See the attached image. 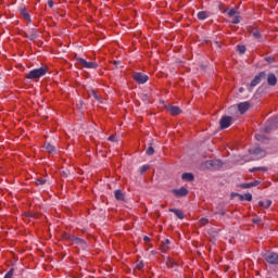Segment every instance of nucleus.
Here are the masks:
<instances>
[{
    "instance_id": "20e7f679",
    "label": "nucleus",
    "mask_w": 278,
    "mask_h": 278,
    "mask_svg": "<svg viewBox=\"0 0 278 278\" xmlns=\"http://www.w3.org/2000/svg\"><path fill=\"white\" fill-rule=\"evenodd\" d=\"M78 64H80L84 68H97L99 64L97 62H88L86 59H77Z\"/></svg>"
},
{
    "instance_id": "c756f323",
    "label": "nucleus",
    "mask_w": 278,
    "mask_h": 278,
    "mask_svg": "<svg viewBox=\"0 0 278 278\" xmlns=\"http://www.w3.org/2000/svg\"><path fill=\"white\" fill-rule=\"evenodd\" d=\"M146 153L147 155H153V153H155V150L153 149V147H149Z\"/></svg>"
},
{
    "instance_id": "412c9836",
    "label": "nucleus",
    "mask_w": 278,
    "mask_h": 278,
    "mask_svg": "<svg viewBox=\"0 0 278 278\" xmlns=\"http://www.w3.org/2000/svg\"><path fill=\"white\" fill-rule=\"evenodd\" d=\"M29 40H36L38 38V33H36L35 29H31L29 35H28Z\"/></svg>"
},
{
    "instance_id": "aec40b11",
    "label": "nucleus",
    "mask_w": 278,
    "mask_h": 278,
    "mask_svg": "<svg viewBox=\"0 0 278 278\" xmlns=\"http://www.w3.org/2000/svg\"><path fill=\"white\" fill-rule=\"evenodd\" d=\"M198 18H199L200 21H205V20L207 18V12H205V11H200V12L198 13Z\"/></svg>"
},
{
    "instance_id": "5701e85b",
    "label": "nucleus",
    "mask_w": 278,
    "mask_h": 278,
    "mask_svg": "<svg viewBox=\"0 0 278 278\" xmlns=\"http://www.w3.org/2000/svg\"><path fill=\"white\" fill-rule=\"evenodd\" d=\"M251 34H252L253 38H255L256 40H260V38H262V34L257 29L252 30Z\"/></svg>"
},
{
    "instance_id": "9b49d317",
    "label": "nucleus",
    "mask_w": 278,
    "mask_h": 278,
    "mask_svg": "<svg viewBox=\"0 0 278 278\" xmlns=\"http://www.w3.org/2000/svg\"><path fill=\"white\" fill-rule=\"evenodd\" d=\"M167 110L172 116H178V114H181V109H179V106H169Z\"/></svg>"
},
{
    "instance_id": "a18cd8bd",
    "label": "nucleus",
    "mask_w": 278,
    "mask_h": 278,
    "mask_svg": "<svg viewBox=\"0 0 278 278\" xmlns=\"http://www.w3.org/2000/svg\"><path fill=\"white\" fill-rule=\"evenodd\" d=\"M115 65H116V66H118V63H117V62H115Z\"/></svg>"
},
{
    "instance_id": "b1692460",
    "label": "nucleus",
    "mask_w": 278,
    "mask_h": 278,
    "mask_svg": "<svg viewBox=\"0 0 278 278\" xmlns=\"http://www.w3.org/2000/svg\"><path fill=\"white\" fill-rule=\"evenodd\" d=\"M208 223H210V220L207 218H205V217H202L200 219L201 227H205V225H207Z\"/></svg>"
},
{
    "instance_id": "2f4dec72",
    "label": "nucleus",
    "mask_w": 278,
    "mask_h": 278,
    "mask_svg": "<svg viewBox=\"0 0 278 278\" xmlns=\"http://www.w3.org/2000/svg\"><path fill=\"white\" fill-rule=\"evenodd\" d=\"M136 268H138V270H142V268H144V263H143V262H139V263L136 265Z\"/></svg>"
},
{
    "instance_id": "4be33fe9",
    "label": "nucleus",
    "mask_w": 278,
    "mask_h": 278,
    "mask_svg": "<svg viewBox=\"0 0 278 278\" xmlns=\"http://www.w3.org/2000/svg\"><path fill=\"white\" fill-rule=\"evenodd\" d=\"M71 239L74 241L75 244H86V241H84V239L77 237H71Z\"/></svg>"
},
{
    "instance_id": "1a4fd4ad",
    "label": "nucleus",
    "mask_w": 278,
    "mask_h": 278,
    "mask_svg": "<svg viewBox=\"0 0 278 278\" xmlns=\"http://www.w3.org/2000/svg\"><path fill=\"white\" fill-rule=\"evenodd\" d=\"M173 192L176 197H186L188 194V189L181 187L180 189H174Z\"/></svg>"
},
{
    "instance_id": "f03ea898",
    "label": "nucleus",
    "mask_w": 278,
    "mask_h": 278,
    "mask_svg": "<svg viewBox=\"0 0 278 278\" xmlns=\"http://www.w3.org/2000/svg\"><path fill=\"white\" fill-rule=\"evenodd\" d=\"M263 257L267 264L277 265L278 264V254L275 252H266L263 254Z\"/></svg>"
},
{
    "instance_id": "ddd939ff",
    "label": "nucleus",
    "mask_w": 278,
    "mask_h": 278,
    "mask_svg": "<svg viewBox=\"0 0 278 278\" xmlns=\"http://www.w3.org/2000/svg\"><path fill=\"white\" fill-rule=\"evenodd\" d=\"M181 179H184V181H194V175L192 173H184Z\"/></svg>"
},
{
    "instance_id": "f257e3e1",
    "label": "nucleus",
    "mask_w": 278,
    "mask_h": 278,
    "mask_svg": "<svg viewBox=\"0 0 278 278\" xmlns=\"http://www.w3.org/2000/svg\"><path fill=\"white\" fill-rule=\"evenodd\" d=\"M47 75V68L40 67L36 70H31L27 75V79H40V77H45Z\"/></svg>"
},
{
    "instance_id": "7c9ffc66",
    "label": "nucleus",
    "mask_w": 278,
    "mask_h": 278,
    "mask_svg": "<svg viewBox=\"0 0 278 278\" xmlns=\"http://www.w3.org/2000/svg\"><path fill=\"white\" fill-rule=\"evenodd\" d=\"M238 51H239V53H245L247 52V47L238 46Z\"/></svg>"
},
{
    "instance_id": "a211bd4d",
    "label": "nucleus",
    "mask_w": 278,
    "mask_h": 278,
    "mask_svg": "<svg viewBox=\"0 0 278 278\" xmlns=\"http://www.w3.org/2000/svg\"><path fill=\"white\" fill-rule=\"evenodd\" d=\"M255 186H260V181H253V182H249V184H244L242 185V188H254Z\"/></svg>"
},
{
    "instance_id": "f8f14e48",
    "label": "nucleus",
    "mask_w": 278,
    "mask_h": 278,
    "mask_svg": "<svg viewBox=\"0 0 278 278\" xmlns=\"http://www.w3.org/2000/svg\"><path fill=\"white\" fill-rule=\"evenodd\" d=\"M267 84L269 86H277V76L275 74H268Z\"/></svg>"
},
{
    "instance_id": "393cba45",
    "label": "nucleus",
    "mask_w": 278,
    "mask_h": 278,
    "mask_svg": "<svg viewBox=\"0 0 278 278\" xmlns=\"http://www.w3.org/2000/svg\"><path fill=\"white\" fill-rule=\"evenodd\" d=\"M45 184H47V180H46V179L38 178V179L36 180V185H37V186H45Z\"/></svg>"
},
{
    "instance_id": "6ab92c4d",
    "label": "nucleus",
    "mask_w": 278,
    "mask_h": 278,
    "mask_svg": "<svg viewBox=\"0 0 278 278\" xmlns=\"http://www.w3.org/2000/svg\"><path fill=\"white\" fill-rule=\"evenodd\" d=\"M168 244H170V240H168V239H166L164 242H163V244H162V247H161V250L162 251H164V253H166V251H168Z\"/></svg>"
},
{
    "instance_id": "f3484780",
    "label": "nucleus",
    "mask_w": 278,
    "mask_h": 278,
    "mask_svg": "<svg viewBox=\"0 0 278 278\" xmlns=\"http://www.w3.org/2000/svg\"><path fill=\"white\" fill-rule=\"evenodd\" d=\"M43 148L48 153H55V148L51 143H46Z\"/></svg>"
},
{
    "instance_id": "49530a36",
    "label": "nucleus",
    "mask_w": 278,
    "mask_h": 278,
    "mask_svg": "<svg viewBox=\"0 0 278 278\" xmlns=\"http://www.w3.org/2000/svg\"><path fill=\"white\" fill-rule=\"evenodd\" d=\"M240 92H242V88L240 89Z\"/></svg>"
},
{
    "instance_id": "4c0bfd02",
    "label": "nucleus",
    "mask_w": 278,
    "mask_h": 278,
    "mask_svg": "<svg viewBox=\"0 0 278 278\" xmlns=\"http://www.w3.org/2000/svg\"><path fill=\"white\" fill-rule=\"evenodd\" d=\"M255 170H262V167H254V168L250 169L251 173H255Z\"/></svg>"
},
{
    "instance_id": "c03bdc74",
    "label": "nucleus",
    "mask_w": 278,
    "mask_h": 278,
    "mask_svg": "<svg viewBox=\"0 0 278 278\" xmlns=\"http://www.w3.org/2000/svg\"><path fill=\"white\" fill-rule=\"evenodd\" d=\"M265 131L268 132V128H265Z\"/></svg>"
},
{
    "instance_id": "cd10ccee",
    "label": "nucleus",
    "mask_w": 278,
    "mask_h": 278,
    "mask_svg": "<svg viewBox=\"0 0 278 278\" xmlns=\"http://www.w3.org/2000/svg\"><path fill=\"white\" fill-rule=\"evenodd\" d=\"M14 276V269H10L5 275L4 278H12Z\"/></svg>"
},
{
    "instance_id": "423d86ee",
    "label": "nucleus",
    "mask_w": 278,
    "mask_h": 278,
    "mask_svg": "<svg viewBox=\"0 0 278 278\" xmlns=\"http://www.w3.org/2000/svg\"><path fill=\"white\" fill-rule=\"evenodd\" d=\"M264 77H266L265 72H261L258 75H256L250 83V88H255V86H257L262 81V79H264Z\"/></svg>"
},
{
    "instance_id": "58836bf2",
    "label": "nucleus",
    "mask_w": 278,
    "mask_h": 278,
    "mask_svg": "<svg viewBox=\"0 0 278 278\" xmlns=\"http://www.w3.org/2000/svg\"><path fill=\"white\" fill-rule=\"evenodd\" d=\"M48 8H53V0L48 1Z\"/></svg>"
},
{
    "instance_id": "bb28decb",
    "label": "nucleus",
    "mask_w": 278,
    "mask_h": 278,
    "mask_svg": "<svg viewBox=\"0 0 278 278\" xmlns=\"http://www.w3.org/2000/svg\"><path fill=\"white\" fill-rule=\"evenodd\" d=\"M242 199H244L245 201H252L253 195L251 193H245Z\"/></svg>"
},
{
    "instance_id": "a19ab883",
    "label": "nucleus",
    "mask_w": 278,
    "mask_h": 278,
    "mask_svg": "<svg viewBox=\"0 0 278 278\" xmlns=\"http://www.w3.org/2000/svg\"><path fill=\"white\" fill-rule=\"evenodd\" d=\"M143 240H144V242H151V238H149V237H144Z\"/></svg>"
},
{
    "instance_id": "4468645a",
    "label": "nucleus",
    "mask_w": 278,
    "mask_h": 278,
    "mask_svg": "<svg viewBox=\"0 0 278 278\" xmlns=\"http://www.w3.org/2000/svg\"><path fill=\"white\" fill-rule=\"evenodd\" d=\"M169 212H173V214H175V216H177V218H179L180 220H184L185 215H184V212H181L180 210L170 208Z\"/></svg>"
},
{
    "instance_id": "79ce46f5",
    "label": "nucleus",
    "mask_w": 278,
    "mask_h": 278,
    "mask_svg": "<svg viewBox=\"0 0 278 278\" xmlns=\"http://www.w3.org/2000/svg\"><path fill=\"white\" fill-rule=\"evenodd\" d=\"M266 62H273V59L271 58H267Z\"/></svg>"
},
{
    "instance_id": "39448f33",
    "label": "nucleus",
    "mask_w": 278,
    "mask_h": 278,
    "mask_svg": "<svg viewBox=\"0 0 278 278\" xmlns=\"http://www.w3.org/2000/svg\"><path fill=\"white\" fill-rule=\"evenodd\" d=\"M134 79L137 84H147L149 81V76L142 73H135Z\"/></svg>"
},
{
    "instance_id": "e433bc0d",
    "label": "nucleus",
    "mask_w": 278,
    "mask_h": 278,
    "mask_svg": "<svg viewBox=\"0 0 278 278\" xmlns=\"http://www.w3.org/2000/svg\"><path fill=\"white\" fill-rule=\"evenodd\" d=\"M109 140H110L111 142H116V137H115V136H110V137H109Z\"/></svg>"
},
{
    "instance_id": "f704fd0d",
    "label": "nucleus",
    "mask_w": 278,
    "mask_h": 278,
    "mask_svg": "<svg viewBox=\"0 0 278 278\" xmlns=\"http://www.w3.org/2000/svg\"><path fill=\"white\" fill-rule=\"evenodd\" d=\"M149 165H143V166H141V168H140V173H147V170H149Z\"/></svg>"
},
{
    "instance_id": "c9c22d12",
    "label": "nucleus",
    "mask_w": 278,
    "mask_h": 278,
    "mask_svg": "<svg viewBox=\"0 0 278 278\" xmlns=\"http://www.w3.org/2000/svg\"><path fill=\"white\" fill-rule=\"evenodd\" d=\"M91 94L96 99V101H99V96L97 94V92L91 91Z\"/></svg>"
},
{
    "instance_id": "473e14b6",
    "label": "nucleus",
    "mask_w": 278,
    "mask_h": 278,
    "mask_svg": "<svg viewBox=\"0 0 278 278\" xmlns=\"http://www.w3.org/2000/svg\"><path fill=\"white\" fill-rule=\"evenodd\" d=\"M236 14H238V11H236L235 9H231V10L228 12V16H236Z\"/></svg>"
},
{
    "instance_id": "72a5a7b5",
    "label": "nucleus",
    "mask_w": 278,
    "mask_h": 278,
    "mask_svg": "<svg viewBox=\"0 0 278 278\" xmlns=\"http://www.w3.org/2000/svg\"><path fill=\"white\" fill-rule=\"evenodd\" d=\"M232 23L235 25H238V23H240V16L236 15L233 18H232Z\"/></svg>"
},
{
    "instance_id": "0eeeda50",
    "label": "nucleus",
    "mask_w": 278,
    "mask_h": 278,
    "mask_svg": "<svg viewBox=\"0 0 278 278\" xmlns=\"http://www.w3.org/2000/svg\"><path fill=\"white\" fill-rule=\"evenodd\" d=\"M231 121H233V118L231 116H224L222 117L219 125L222 129H227V127H231Z\"/></svg>"
},
{
    "instance_id": "c85d7f7f",
    "label": "nucleus",
    "mask_w": 278,
    "mask_h": 278,
    "mask_svg": "<svg viewBox=\"0 0 278 278\" xmlns=\"http://www.w3.org/2000/svg\"><path fill=\"white\" fill-rule=\"evenodd\" d=\"M255 138H256V140L258 141V142H264V135H260V134H257V135H255Z\"/></svg>"
},
{
    "instance_id": "37998d69",
    "label": "nucleus",
    "mask_w": 278,
    "mask_h": 278,
    "mask_svg": "<svg viewBox=\"0 0 278 278\" xmlns=\"http://www.w3.org/2000/svg\"><path fill=\"white\" fill-rule=\"evenodd\" d=\"M63 177H66V172H62Z\"/></svg>"
},
{
    "instance_id": "6e6552de",
    "label": "nucleus",
    "mask_w": 278,
    "mask_h": 278,
    "mask_svg": "<svg viewBox=\"0 0 278 278\" xmlns=\"http://www.w3.org/2000/svg\"><path fill=\"white\" fill-rule=\"evenodd\" d=\"M251 108V104L249 102H241L238 104V110L240 114H244L249 109Z\"/></svg>"
},
{
    "instance_id": "7ed1b4c3",
    "label": "nucleus",
    "mask_w": 278,
    "mask_h": 278,
    "mask_svg": "<svg viewBox=\"0 0 278 278\" xmlns=\"http://www.w3.org/2000/svg\"><path fill=\"white\" fill-rule=\"evenodd\" d=\"M250 153L252 155V160H262V157L266 156V151L262 150L260 147L252 148Z\"/></svg>"
},
{
    "instance_id": "dca6fc26",
    "label": "nucleus",
    "mask_w": 278,
    "mask_h": 278,
    "mask_svg": "<svg viewBox=\"0 0 278 278\" xmlns=\"http://www.w3.org/2000/svg\"><path fill=\"white\" fill-rule=\"evenodd\" d=\"M258 205L261 207H265V210H268V207H270V205H273V201H270V200L260 201Z\"/></svg>"
},
{
    "instance_id": "2eb2a0df",
    "label": "nucleus",
    "mask_w": 278,
    "mask_h": 278,
    "mask_svg": "<svg viewBox=\"0 0 278 278\" xmlns=\"http://www.w3.org/2000/svg\"><path fill=\"white\" fill-rule=\"evenodd\" d=\"M114 197L116 201H125V194L121 190H115Z\"/></svg>"
},
{
    "instance_id": "a878e982",
    "label": "nucleus",
    "mask_w": 278,
    "mask_h": 278,
    "mask_svg": "<svg viewBox=\"0 0 278 278\" xmlns=\"http://www.w3.org/2000/svg\"><path fill=\"white\" fill-rule=\"evenodd\" d=\"M22 15L24 18H26V21H29V13H27V10L23 9L22 10Z\"/></svg>"
},
{
    "instance_id": "9d476101",
    "label": "nucleus",
    "mask_w": 278,
    "mask_h": 278,
    "mask_svg": "<svg viewBox=\"0 0 278 278\" xmlns=\"http://www.w3.org/2000/svg\"><path fill=\"white\" fill-rule=\"evenodd\" d=\"M207 165L211 166V168H222L223 162H220V160H213V161H208Z\"/></svg>"
},
{
    "instance_id": "ea45409f",
    "label": "nucleus",
    "mask_w": 278,
    "mask_h": 278,
    "mask_svg": "<svg viewBox=\"0 0 278 278\" xmlns=\"http://www.w3.org/2000/svg\"><path fill=\"white\" fill-rule=\"evenodd\" d=\"M215 214H220V216H225L226 212L224 210H222V211H219V212H217Z\"/></svg>"
}]
</instances>
